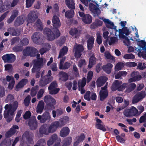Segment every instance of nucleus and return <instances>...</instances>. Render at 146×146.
Returning a JSON list of instances; mask_svg holds the SVG:
<instances>
[{
    "label": "nucleus",
    "mask_w": 146,
    "mask_h": 146,
    "mask_svg": "<svg viewBox=\"0 0 146 146\" xmlns=\"http://www.w3.org/2000/svg\"><path fill=\"white\" fill-rule=\"evenodd\" d=\"M52 22L53 26L55 29L53 28L51 30L49 28H46L43 31L45 36L47 39L50 41L53 40L60 35V33L57 29L61 25V23L58 17L56 15H54Z\"/></svg>",
    "instance_id": "nucleus-1"
},
{
    "label": "nucleus",
    "mask_w": 146,
    "mask_h": 146,
    "mask_svg": "<svg viewBox=\"0 0 146 146\" xmlns=\"http://www.w3.org/2000/svg\"><path fill=\"white\" fill-rule=\"evenodd\" d=\"M106 27L109 28L113 29L115 33L118 31L116 29V27L115 26L113 22H111L108 19H104L103 20Z\"/></svg>",
    "instance_id": "nucleus-22"
},
{
    "label": "nucleus",
    "mask_w": 146,
    "mask_h": 146,
    "mask_svg": "<svg viewBox=\"0 0 146 146\" xmlns=\"http://www.w3.org/2000/svg\"><path fill=\"white\" fill-rule=\"evenodd\" d=\"M33 137V134L30 132H29L27 131L25 132L23 135V139H26L28 141H30L31 143L32 140V138Z\"/></svg>",
    "instance_id": "nucleus-32"
},
{
    "label": "nucleus",
    "mask_w": 146,
    "mask_h": 146,
    "mask_svg": "<svg viewBox=\"0 0 146 146\" xmlns=\"http://www.w3.org/2000/svg\"><path fill=\"white\" fill-rule=\"evenodd\" d=\"M38 51L35 48L28 47L23 50V54L25 56L30 55L32 57L36 56Z\"/></svg>",
    "instance_id": "nucleus-6"
},
{
    "label": "nucleus",
    "mask_w": 146,
    "mask_h": 146,
    "mask_svg": "<svg viewBox=\"0 0 146 146\" xmlns=\"http://www.w3.org/2000/svg\"><path fill=\"white\" fill-rule=\"evenodd\" d=\"M39 132L41 134H45L46 135L50 133L48 127L46 125H42L40 128Z\"/></svg>",
    "instance_id": "nucleus-25"
},
{
    "label": "nucleus",
    "mask_w": 146,
    "mask_h": 146,
    "mask_svg": "<svg viewBox=\"0 0 146 146\" xmlns=\"http://www.w3.org/2000/svg\"><path fill=\"white\" fill-rule=\"evenodd\" d=\"M59 76L60 79L62 81H65L68 78L67 74L64 72H60L59 74Z\"/></svg>",
    "instance_id": "nucleus-41"
},
{
    "label": "nucleus",
    "mask_w": 146,
    "mask_h": 146,
    "mask_svg": "<svg viewBox=\"0 0 146 146\" xmlns=\"http://www.w3.org/2000/svg\"><path fill=\"white\" fill-rule=\"evenodd\" d=\"M93 72L92 71L89 72L87 77V82H89L92 79L93 76Z\"/></svg>",
    "instance_id": "nucleus-62"
},
{
    "label": "nucleus",
    "mask_w": 146,
    "mask_h": 146,
    "mask_svg": "<svg viewBox=\"0 0 146 146\" xmlns=\"http://www.w3.org/2000/svg\"><path fill=\"white\" fill-rule=\"evenodd\" d=\"M86 84V79L85 78H83L82 80H80L78 81V90L80 91V92L82 94H84L85 92V90L83 88L85 86Z\"/></svg>",
    "instance_id": "nucleus-19"
},
{
    "label": "nucleus",
    "mask_w": 146,
    "mask_h": 146,
    "mask_svg": "<svg viewBox=\"0 0 146 146\" xmlns=\"http://www.w3.org/2000/svg\"><path fill=\"white\" fill-rule=\"evenodd\" d=\"M68 51V48L67 46H64L62 48L60 51L58 58H62L67 54Z\"/></svg>",
    "instance_id": "nucleus-34"
},
{
    "label": "nucleus",
    "mask_w": 146,
    "mask_h": 146,
    "mask_svg": "<svg viewBox=\"0 0 146 146\" xmlns=\"http://www.w3.org/2000/svg\"><path fill=\"white\" fill-rule=\"evenodd\" d=\"M38 88V86L32 87L31 90L30 94L32 97H34L36 95Z\"/></svg>",
    "instance_id": "nucleus-43"
},
{
    "label": "nucleus",
    "mask_w": 146,
    "mask_h": 146,
    "mask_svg": "<svg viewBox=\"0 0 146 146\" xmlns=\"http://www.w3.org/2000/svg\"><path fill=\"white\" fill-rule=\"evenodd\" d=\"M37 118L40 122L44 123L46 121L50 119L51 116L49 112L46 111L43 113L42 116L38 115Z\"/></svg>",
    "instance_id": "nucleus-11"
},
{
    "label": "nucleus",
    "mask_w": 146,
    "mask_h": 146,
    "mask_svg": "<svg viewBox=\"0 0 146 146\" xmlns=\"http://www.w3.org/2000/svg\"><path fill=\"white\" fill-rule=\"evenodd\" d=\"M44 100L47 105L50 106H54L56 104V101L55 100L49 95L44 96Z\"/></svg>",
    "instance_id": "nucleus-15"
},
{
    "label": "nucleus",
    "mask_w": 146,
    "mask_h": 146,
    "mask_svg": "<svg viewBox=\"0 0 146 146\" xmlns=\"http://www.w3.org/2000/svg\"><path fill=\"white\" fill-rule=\"evenodd\" d=\"M22 112L23 111L22 110H20L18 111L15 119V120L17 122H19L20 121L19 118Z\"/></svg>",
    "instance_id": "nucleus-63"
},
{
    "label": "nucleus",
    "mask_w": 146,
    "mask_h": 146,
    "mask_svg": "<svg viewBox=\"0 0 146 146\" xmlns=\"http://www.w3.org/2000/svg\"><path fill=\"white\" fill-rule=\"evenodd\" d=\"M89 8L90 11L94 14L98 15L100 14L101 13L99 9L93 4L90 3Z\"/></svg>",
    "instance_id": "nucleus-27"
},
{
    "label": "nucleus",
    "mask_w": 146,
    "mask_h": 146,
    "mask_svg": "<svg viewBox=\"0 0 146 146\" xmlns=\"http://www.w3.org/2000/svg\"><path fill=\"white\" fill-rule=\"evenodd\" d=\"M123 66V64L121 62H118L115 66V70L116 71L120 70L122 69Z\"/></svg>",
    "instance_id": "nucleus-53"
},
{
    "label": "nucleus",
    "mask_w": 146,
    "mask_h": 146,
    "mask_svg": "<svg viewBox=\"0 0 146 146\" xmlns=\"http://www.w3.org/2000/svg\"><path fill=\"white\" fill-rule=\"evenodd\" d=\"M57 83L56 81H54L50 84L48 87L49 93L50 94H56L59 90V88H57Z\"/></svg>",
    "instance_id": "nucleus-9"
},
{
    "label": "nucleus",
    "mask_w": 146,
    "mask_h": 146,
    "mask_svg": "<svg viewBox=\"0 0 146 146\" xmlns=\"http://www.w3.org/2000/svg\"><path fill=\"white\" fill-rule=\"evenodd\" d=\"M11 144V140L6 139L3 140L1 143V146H10Z\"/></svg>",
    "instance_id": "nucleus-42"
},
{
    "label": "nucleus",
    "mask_w": 146,
    "mask_h": 146,
    "mask_svg": "<svg viewBox=\"0 0 146 146\" xmlns=\"http://www.w3.org/2000/svg\"><path fill=\"white\" fill-rule=\"evenodd\" d=\"M139 39H137L136 40L138 42V44L140 46L139 49H140V50L143 49L145 50H146V43L143 40L139 41Z\"/></svg>",
    "instance_id": "nucleus-40"
},
{
    "label": "nucleus",
    "mask_w": 146,
    "mask_h": 146,
    "mask_svg": "<svg viewBox=\"0 0 146 146\" xmlns=\"http://www.w3.org/2000/svg\"><path fill=\"white\" fill-rule=\"evenodd\" d=\"M145 96L144 92H141L137 93L134 96L132 100L133 104L138 102L144 98Z\"/></svg>",
    "instance_id": "nucleus-17"
},
{
    "label": "nucleus",
    "mask_w": 146,
    "mask_h": 146,
    "mask_svg": "<svg viewBox=\"0 0 146 146\" xmlns=\"http://www.w3.org/2000/svg\"><path fill=\"white\" fill-rule=\"evenodd\" d=\"M32 119L29 121V125L31 129L33 130L37 127V122L35 117H32Z\"/></svg>",
    "instance_id": "nucleus-28"
},
{
    "label": "nucleus",
    "mask_w": 146,
    "mask_h": 146,
    "mask_svg": "<svg viewBox=\"0 0 146 146\" xmlns=\"http://www.w3.org/2000/svg\"><path fill=\"white\" fill-rule=\"evenodd\" d=\"M24 20L22 17H19L18 18L16 21V24L17 25H20L23 23Z\"/></svg>",
    "instance_id": "nucleus-61"
},
{
    "label": "nucleus",
    "mask_w": 146,
    "mask_h": 146,
    "mask_svg": "<svg viewBox=\"0 0 146 146\" xmlns=\"http://www.w3.org/2000/svg\"><path fill=\"white\" fill-rule=\"evenodd\" d=\"M131 78L128 80L129 83L135 82L140 80L141 76L137 72H133L131 74Z\"/></svg>",
    "instance_id": "nucleus-12"
},
{
    "label": "nucleus",
    "mask_w": 146,
    "mask_h": 146,
    "mask_svg": "<svg viewBox=\"0 0 146 146\" xmlns=\"http://www.w3.org/2000/svg\"><path fill=\"white\" fill-rule=\"evenodd\" d=\"M66 5L69 8L74 9L75 8V4L73 0H65Z\"/></svg>",
    "instance_id": "nucleus-38"
},
{
    "label": "nucleus",
    "mask_w": 146,
    "mask_h": 146,
    "mask_svg": "<svg viewBox=\"0 0 146 146\" xmlns=\"http://www.w3.org/2000/svg\"><path fill=\"white\" fill-rule=\"evenodd\" d=\"M96 58L94 56H91L90 58V61L88 68H90L92 66L96 64Z\"/></svg>",
    "instance_id": "nucleus-39"
},
{
    "label": "nucleus",
    "mask_w": 146,
    "mask_h": 146,
    "mask_svg": "<svg viewBox=\"0 0 146 146\" xmlns=\"http://www.w3.org/2000/svg\"><path fill=\"white\" fill-rule=\"evenodd\" d=\"M70 34L72 36H74L75 38L78 37L80 35V31L76 28L71 29L69 32Z\"/></svg>",
    "instance_id": "nucleus-35"
},
{
    "label": "nucleus",
    "mask_w": 146,
    "mask_h": 146,
    "mask_svg": "<svg viewBox=\"0 0 146 146\" xmlns=\"http://www.w3.org/2000/svg\"><path fill=\"white\" fill-rule=\"evenodd\" d=\"M37 60H34V65L32 69V72H35L38 69L42 68L44 64L46 62L45 59L42 58H39L40 56V54H36Z\"/></svg>",
    "instance_id": "nucleus-4"
},
{
    "label": "nucleus",
    "mask_w": 146,
    "mask_h": 146,
    "mask_svg": "<svg viewBox=\"0 0 146 146\" xmlns=\"http://www.w3.org/2000/svg\"><path fill=\"white\" fill-rule=\"evenodd\" d=\"M119 37L120 38L124 39L123 43L125 45L127 46L130 45L129 39L127 37L130 34L129 29L126 27L121 29H119Z\"/></svg>",
    "instance_id": "nucleus-3"
},
{
    "label": "nucleus",
    "mask_w": 146,
    "mask_h": 146,
    "mask_svg": "<svg viewBox=\"0 0 146 146\" xmlns=\"http://www.w3.org/2000/svg\"><path fill=\"white\" fill-rule=\"evenodd\" d=\"M35 26L37 28L41 30L43 28V26L42 24L41 21L40 19H38L35 24Z\"/></svg>",
    "instance_id": "nucleus-54"
},
{
    "label": "nucleus",
    "mask_w": 146,
    "mask_h": 146,
    "mask_svg": "<svg viewBox=\"0 0 146 146\" xmlns=\"http://www.w3.org/2000/svg\"><path fill=\"white\" fill-rule=\"evenodd\" d=\"M66 58V57H64L60 60V62L59 68L60 69H67L70 67V64L68 62H66L64 64Z\"/></svg>",
    "instance_id": "nucleus-20"
},
{
    "label": "nucleus",
    "mask_w": 146,
    "mask_h": 146,
    "mask_svg": "<svg viewBox=\"0 0 146 146\" xmlns=\"http://www.w3.org/2000/svg\"><path fill=\"white\" fill-rule=\"evenodd\" d=\"M14 99V96L12 94H8L5 100V102L6 103L11 102L13 101Z\"/></svg>",
    "instance_id": "nucleus-48"
},
{
    "label": "nucleus",
    "mask_w": 146,
    "mask_h": 146,
    "mask_svg": "<svg viewBox=\"0 0 146 146\" xmlns=\"http://www.w3.org/2000/svg\"><path fill=\"white\" fill-rule=\"evenodd\" d=\"M44 103L43 100L39 101L37 105L36 111L38 113L41 114L44 110Z\"/></svg>",
    "instance_id": "nucleus-23"
},
{
    "label": "nucleus",
    "mask_w": 146,
    "mask_h": 146,
    "mask_svg": "<svg viewBox=\"0 0 146 146\" xmlns=\"http://www.w3.org/2000/svg\"><path fill=\"white\" fill-rule=\"evenodd\" d=\"M84 49L83 46L79 44H76L74 46L73 51L74 52V56L76 58H79L81 55V52Z\"/></svg>",
    "instance_id": "nucleus-8"
},
{
    "label": "nucleus",
    "mask_w": 146,
    "mask_h": 146,
    "mask_svg": "<svg viewBox=\"0 0 146 146\" xmlns=\"http://www.w3.org/2000/svg\"><path fill=\"white\" fill-rule=\"evenodd\" d=\"M74 15V11L72 10H70L66 12L65 13V16L68 18L72 17Z\"/></svg>",
    "instance_id": "nucleus-45"
},
{
    "label": "nucleus",
    "mask_w": 146,
    "mask_h": 146,
    "mask_svg": "<svg viewBox=\"0 0 146 146\" xmlns=\"http://www.w3.org/2000/svg\"><path fill=\"white\" fill-rule=\"evenodd\" d=\"M104 56L107 59L111 60L112 61H115L114 57L111 56L108 52H106L104 53Z\"/></svg>",
    "instance_id": "nucleus-50"
},
{
    "label": "nucleus",
    "mask_w": 146,
    "mask_h": 146,
    "mask_svg": "<svg viewBox=\"0 0 146 146\" xmlns=\"http://www.w3.org/2000/svg\"><path fill=\"white\" fill-rule=\"evenodd\" d=\"M123 58L127 59H133L135 58V56L132 54H125Z\"/></svg>",
    "instance_id": "nucleus-55"
},
{
    "label": "nucleus",
    "mask_w": 146,
    "mask_h": 146,
    "mask_svg": "<svg viewBox=\"0 0 146 146\" xmlns=\"http://www.w3.org/2000/svg\"><path fill=\"white\" fill-rule=\"evenodd\" d=\"M100 100H103L108 96V92L106 89V86L101 88V90L100 92Z\"/></svg>",
    "instance_id": "nucleus-21"
},
{
    "label": "nucleus",
    "mask_w": 146,
    "mask_h": 146,
    "mask_svg": "<svg viewBox=\"0 0 146 146\" xmlns=\"http://www.w3.org/2000/svg\"><path fill=\"white\" fill-rule=\"evenodd\" d=\"M62 126V125H61L58 121H55L52 122L48 127L50 133H52L54 132L58 128Z\"/></svg>",
    "instance_id": "nucleus-13"
},
{
    "label": "nucleus",
    "mask_w": 146,
    "mask_h": 146,
    "mask_svg": "<svg viewBox=\"0 0 146 146\" xmlns=\"http://www.w3.org/2000/svg\"><path fill=\"white\" fill-rule=\"evenodd\" d=\"M31 99V97L30 95L27 96L24 100V103L26 106H28Z\"/></svg>",
    "instance_id": "nucleus-58"
},
{
    "label": "nucleus",
    "mask_w": 146,
    "mask_h": 146,
    "mask_svg": "<svg viewBox=\"0 0 146 146\" xmlns=\"http://www.w3.org/2000/svg\"><path fill=\"white\" fill-rule=\"evenodd\" d=\"M8 31L9 32L11 35L15 36L19 35L20 34L21 30L20 29L10 28L8 29Z\"/></svg>",
    "instance_id": "nucleus-31"
},
{
    "label": "nucleus",
    "mask_w": 146,
    "mask_h": 146,
    "mask_svg": "<svg viewBox=\"0 0 146 146\" xmlns=\"http://www.w3.org/2000/svg\"><path fill=\"white\" fill-rule=\"evenodd\" d=\"M102 24V22L98 19H96L95 22L92 24L90 26L92 29H94L99 26H101Z\"/></svg>",
    "instance_id": "nucleus-37"
},
{
    "label": "nucleus",
    "mask_w": 146,
    "mask_h": 146,
    "mask_svg": "<svg viewBox=\"0 0 146 146\" xmlns=\"http://www.w3.org/2000/svg\"><path fill=\"white\" fill-rule=\"evenodd\" d=\"M108 78L105 76H101L98 78L96 81L97 86L100 87L107 81Z\"/></svg>",
    "instance_id": "nucleus-26"
},
{
    "label": "nucleus",
    "mask_w": 146,
    "mask_h": 146,
    "mask_svg": "<svg viewBox=\"0 0 146 146\" xmlns=\"http://www.w3.org/2000/svg\"><path fill=\"white\" fill-rule=\"evenodd\" d=\"M118 39L115 37H111L110 38V40L109 41V44L110 45L113 44L117 42Z\"/></svg>",
    "instance_id": "nucleus-59"
},
{
    "label": "nucleus",
    "mask_w": 146,
    "mask_h": 146,
    "mask_svg": "<svg viewBox=\"0 0 146 146\" xmlns=\"http://www.w3.org/2000/svg\"><path fill=\"white\" fill-rule=\"evenodd\" d=\"M39 15V13L34 11H31L29 14L27 19V21L28 23L27 24L28 25L29 23H32L35 20L37 19Z\"/></svg>",
    "instance_id": "nucleus-10"
},
{
    "label": "nucleus",
    "mask_w": 146,
    "mask_h": 146,
    "mask_svg": "<svg viewBox=\"0 0 146 146\" xmlns=\"http://www.w3.org/2000/svg\"><path fill=\"white\" fill-rule=\"evenodd\" d=\"M95 127L96 128L102 130L104 131H106V128L103 123H102L100 124L96 125Z\"/></svg>",
    "instance_id": "nucleus-46"
},
{
    "label": "nucleus",
    "mask_w": 146,
    "mask_h": 146,
    "mask_svg": "<svg viewBox=\"0 0 146 146\" xmlns=\"http://www.w3.org/2000/svg\"><path fill=\"white\" fill-rule=\"evenodd\" d=\"M19 129V127L16 125H14L5 134V136L7 137H9L18 132L17 130Z\"/></svg>",
    "instance_id": "nucleus-16"
},
{
    "label": "nucleus",
    "mask_w": 146,
    "mask_h": 146,
    "mask_svg": "<svg viewBox=\"0 0 146 146\" xmlns=\"http://www.w3.org/2000/svg\"><path fill=\"white\" fill-rule=\"evenodd\" d=\"M79 15L82 17V21L85 23L89 24L92 21V18L89 14H85L83 12H78Z\"/></svg>",
    "instance_id": "nucleus-7"
},
{
    "label": "nucleus",
    "mask_w": 146,
    "mask_h": 146,
    "mask_svg": "<svg viewBox=\"0 0 146 146\" xmlns=\"http://www.w3.org/2000/svg\"><path fill=\"white\" fill-rule=\"evenodd\" d=\"M113 66L112 64L108 63L103 66V69L108 74H109L111 72V69Z\"/></svg>",
    "instance_id": "nucleus-36"
},
{
    "label": "nucleus",
    "mask_w": 146,
    "mask_h": 146,
    "mask_svg": "<svg viewBox=\"0 0 146 146\" xmlns=\"http://www.w3.org/2000/svg\"><path fill=\"white\" fill-rule=\"evenodd\" d=\"M18 102L15 101L13 102L12 104H6L5 107V110L4 112V117L7 118L14 115L15 112L18 108Z\"/></svg>",
    "instance_id": "nucleus-2"
},
{
    "label": "nucleus",
    "mask_w": 146,
    "mask_h": 146,
    "mask_svg": "<svg viewBox=\"0 0 146 146\" xmlns=\"http://www.w3.org/2000/svg\"><path fill=\"white\" fill-rule=\"evenodd\" d=\"M46 144L45 141L44 139H41L38 141L34 146H44Z\"/></svg>",
    "instance_id": "nucleus-51"
},
{
    "label": "nucleus",
    "mask_w": 146,
    "mask_h": 146,
    "mask_svg": "<svg viewBox=\"0 0 146 146\" xmlns=\"http://www.w3.org/2000/svg\"><path fill=\"white\" fill-rule=\"evenodd\" d=\"M140 49H139V48H136L135 47L134 48L132 46H129L128 48V52H133L135 50L137 51V52L140 51Z\"/></svg>",
    "instance_id": "nucleus-60"
},
{
    "label": "nucleus",
    "mask_w": 146,
    "mask_h": 146,
    "mask_svg": "<svg viewBox=\"0 0 146 146\" xmlns=\"http://www.w3.org/2000/svg\"><path fill=\"white\" fill-rule=\"evenodd\" d=\"M91 92L90 91H87L84 96V98L86 100L89 101L90 100V95Z\"/></svg>",
    "instance_id": "nucleus-56"
},
{
    "label": "nucleus",
    "mask_w": 146,
    "mask_h": 146,
    "mask_svg": "<svg viewBox=\"0 0 146 146\" xmlns=\"http://www.w3.org/2000/svg\"><path fill=\"white\" fill-rule=\"evenodd\" d=\"M136 86V84L134 83H131L128 85L127 83H124L121 85L120 87L119 88V91H122L126 88V92L129 93L133 90L135 88Z\"/></svg>",
    "instance_id": "nucleus-5"
},
{
    "label": "nucleus",
    "mask_w": 146,
    "mask_h": 146,
    "mask_svg": "<svg viewBox=\"0 0 146 146\" xmlns=\"http://www.w3.org/2000/svg\"><path fill=\"white\" fill-rule=\"evenodd\" d=\"M44 90L43 89H40L39 90L37 94V98L38 99H40L43 96Z\"/></svg>",
    "instance_id": "nucleus-57"
},
{
    "label": "nucleus",
    "mask_w": 146,
    "mask_h": 146,
    "mask_svg": "<svg viewBox=\"0 0 146 146\" xmlns=\"http://www.w3.org/2000/svg\"><path fill=\"white\" fill-rule=\"evenodd\" d=\"M96 35L97 36L96 39L97 42L98 44H100L102 42V36L101 33L99 31H98L97 32Z\"/></svg>",
    "instance_id": "nucleus-47"
},
{
    "label": "nucleus",
    "mask_w": 146,
    "mask_h": 146,
    "mask_svg": "<svg viewBox=\"0 0 146 146\" xmlns=\"http://www.w3.org/2000/svg\"><path fill=\"white\" fill-rule=\"evenodd\" d=\"M41 34L39 33H35L31 36V39L33 42L36 44H40L42 42Z\"/></svg>",
    "instance_id": "nucleus-18"
},
{
    "label": "nucleus",
    "mask_w": 146,
    "mask_h": 146,
    "mask_svg": "<svg viewBox=\"0 0 146 146\" xmlns=\"http://www.w3.org/2000/svg\"><path fill=\"white\" fill-rule=\"evenodd\" d=\"M28 82V80L27 79H23L22 80L18 83L16 85L15 90L17 91H18L21 88H22Z\"/></svg>",
    "instance_id": "nucleus-24"
},
{
    "label": "nucleus",
    "mask_w": 146,
    "mask_h": 146,
    "mask_svg": "<svg viewBox=\"0 0 146 146\" xmlns=\"http://www.w3.org/2000/svg\"><path fill=\"white\" fill-rule=\"evenodd\" d=\"M2 59L5 62L11 63L16 59V57L12 54H6L2 57Z\"/></svg>",
    "instance_id": "nucleus-14"
},
{
    "label": "nucleus",
    "mask_w": 146,
    "mask_h": 146,
    "mask_svg": "<svg viewBox=\"0 0 146 146\" xmlns=\"http://www.w3.org/2000/svg\"><path fill=\"white\" fill-rule=\"evenodd\" d=\"M78 66L80 68L86 65V63L84 59H81L78 62Z\"/></svg>",
    "instance_id": "nucleus-64"
},
{
    "label": "nucleus",
    "mask_w": 146,
    "mask_h": 146,
    "mask_svg": "<svg viewBox=\"0 0 146 146\" xmlns=\"http://www.w3.org/2000/svg\"><path fill=\"white\" fill-rule=\"evenodd\" d=\"M70 131V129L68 127H63L60 131V136L63 137L67 136L69 133Z\"/></svg>",
    "instance_id": "nucleus-29"
},
{
    "label": "nucleus",
    "mask_w": 146,
    "mask_h": 146,
    "mask_svg": "<svg viewBox=\"0 0 146 146\" xmlns=\"http://www.w3.org/2000/svg\"><path fill=\"white\" fill-rule=\"evenodd\" d=\"M122 83V82L121 81L115 80L112 84L111 87V90L112 91H115L117 90L119 91V88L120 87Z\"/></svg>",
    "instance_id": "nucleus-30"
},
{
    "label": "nucleus",
    "mask_w": 146,
    "mask_h": 146,
    "mask_svg": "<svg viewBox=\"0 0 146 146\" xmlns=\"http://www.w3.org/2000/svg\"><path fill=\"white\" fill-rule=\"evenodd\" d=\"M129 110L132 116H135L138 113V110L134 107L132 106Z\"/></svg>",
    "instance_id": "nucleus-44"
},
{
    "label": "nucleus",
    "mask_w": 146,
    "mask_h": 146,
    "mask_svg": "<svg viewBox=\"0 0 146 146\" xmlns=\"http://www.w3.org/2000/svg\"><path fill=\"white\" fill-rule=\"evenodd\" d=\"M72 139L70 137H68L65 139L64 141V143L62 146H69L71 143Z\"/></svg>",
    "instance_id": "nucleus-49"
},
{
    "label": "nucleus",
    "mask_w": 146,
    "mask_h": 146,
    "mask_svg": "<svg viewBox=\"0 0 146 146\" xmlns=\"http://www.w3.org/2000/svg\"><path fill=\"white\" fill-rule=\"evenodd\" d=\"M48 84V82L45 81V80L43 77L41 76V79L39 83V85L41 87H44L46 85Z\"/></svg>",
    "instance_id": "nucleus-52"
},
{
    "label": "nucleus",
    "mask_w": 146,
    "mask_h": 146,
    "mask_svg": "<svg viewBox=\"0 0 146 146\" xmlns=\"http://www.w3.org/2000/svg\"><path fill=\"white\" fill-rule=\"evenodd\" d=\"M58 139L56 134H53L50 138L48 141L47 145L48 146L51 145L53 143Z\"/></svg>",
    "instance_id": "nucleus-33"
}]
</instances>
